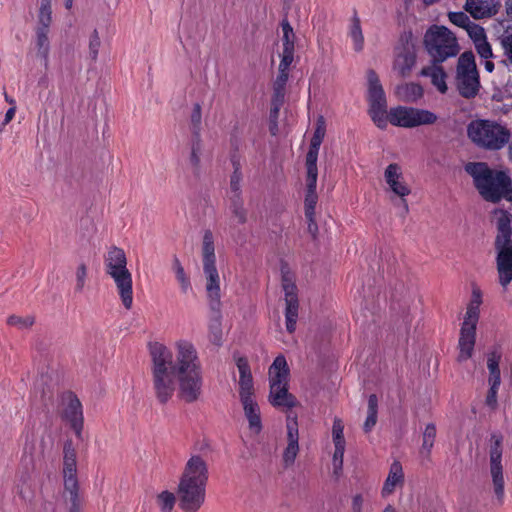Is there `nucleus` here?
<instances>
[{
  "label": "nucleus",
  "mask_w": 512,
  "mask_h": 512,
  "mask_svg": "<svg viewBox=\"0 0 512 512\" xmlns=\"http://www.w3.org/2000/svg\"><path fill=\"white\" fill-rule=\"evenodd\" d=\"M153 388L157 400L165 404L176 388L178 397L186 403L196 402L203 388V367L192 340L176 339L171 349L161 343L150 348Z\"/></svg>",
  "instance_id": "nucleus-1"
},
{
  "label": "nucleus",
  "mask_w": 512,
  "mask_h": 512,
  "mask_svg": "<svg viewBox=\"0 0 512 512\" xmlns=\"http://www.w3.org/2000/svg\"><path fill=\"white\" fill-rule=\"evenodd\" d=\"M209 478L207 460L200 454H191L178 485L180 507L185 512H196L204 503Z\"/></svg>",
  "instance_id": "nucleus-2"
},
{
  "label": "nucleus",
  "mask_w": 512,
  "mask_h": 512,
  "mask_svg": "<svg viewBox=\"0 0 512 512\" xmlns=\"http://www.w3.org/2000/svg\"><path fill=\"white\" fill-rule=\"evenodd\" d=\"M465 171L473 178L475 187L486 201L512 200V181L505 172L491 169L483 162L468 163Z\"/></svg>",
  "instance_id": "nucleus-3"
},
{
  "label": "nucleus",
  "mask_w": 512,
  "mask_h": 512,
  "mask_svg": "<svg viewBox=\"0 0 512 512\" xmlns=\"http://www.w3.org/2000/svg\"><path fill=\"white\" fill-rule=\"evenodd\" d=\"M105 273L113 280L123 306L133 305V279L127 268V257L123 249L113 246L104 257Z\"/></svg>",
  "instance_id": "nucleus-4"
},
{
  "label": "nucleus",
  "mask_w": 512,
  "mask_h": 512,
  "mask_svg": "<svg viewBox=\"0 0 512 512\" xmlns=\"http://www.w3.org/2000/svg\"><path fill=\"white\" fill-rule=\"evenodd\" d=\"M423 43L435 63H443L448 58L456 57L460 52L457 37L443 25L430 26L424 34Z\"/></svg>",
  "instance_id": "nucleus-5"
},
{
  "label": "nucleus",
  "mask_w": 512,
  "mask_h": 512,
  "mask_svg": "<svg viewBox=\"0 0 512 512\" xmlns=\"http://www.w3.org/2000/svg\"><path fill=\"white\" fill-rule=\"evenodd\" d=\"M468 137L478 147L499 150L509 140L508 131L500 124L489 120H474L467 128Z\"/></svg>",
  "instance_id": "nucleus-6"
},
{
  "label": "nucleus",
  "mask_w": 512,
  "mask_h": 512,
  "mask_svg": "<svg viewBox=\"0 0 512 512\" xmlns=\"http://www.w3.org/2000/svg\"><path fill=\"white\" fill-rule=\"evenodd\" d=\"M269 379L271 404L275 407H293L295 399L288 393L289 368L283 355L277 356L270 366Z\"/></svg>",
  "instance_id": "nucleus-7"
},
{
  "label": "nucleus",
  "mask_w": 512,
  "mask_h": 512,
  "mask_svg": "<svg viewBox=\"0 0 512 512\" xmlns=\"http://www.w3.org/2000/svg\"><path fill=\"white\" fill-rule=\"evenodd\" d=\"M385 191L390 200L400 208L399 215L405 217L409 212L407 197L411 194V188L407 183L403 169L398 163H390L384 170Z\"/></svg>",
  "instance_id": "nucleus-8"
},
{
  "label": "nucleus",
  "mask_w": 512,
  "mask_h": 512,
  "mask_svg": "<svg viewBox=\"0 0 512 512\" xmlns=\"http://www.w3.org/2000/svg\"><path fill=\"white\" fill-rule=\"evenodd\" d=\"M367 101L368 113L374 124L380 129L387 128V98L377 73L370 69L367 71Z\"/></svg>",
  "instance_id": "nucleus-9"
},
{
  "label": "nucleus",
  "mask_w": 512,
  "mask_h": 512,
  "mask_svg": "<svg viewBox=\"0 0 512 512\" xmlns=\"http://www.w3.org/2000/svg\"><path fill=\"white\" fill-rule=\"evenodd\" d=\"M456 85L461 96L472 98L480 89V79L474 54L471 51L462 53L456 68Z\"/></svg>",
  "instance_id": "nucleus-10"
},
{
  "label": "nucleus",
  "mask_w": 512,
  "mask_h": 512,
  "mask_svg": "<svg viewBox=\"0 0 512 512\" xmlns=\"http://www.w3.org/2000/svg\"><path fill=\"white\" fill-rule=\"evenodd\" d=\"M503 436L499 432L491 434L489 446V471L492 480L493 492L498 505L505 499V479L503 473Z\"/></svg>",
  "instance_id": "nucleus-11"
},
{
  "label": "nucleus",
  "mask_w": 512,
  "mask_h": 512,
  "mask_svg": "<svg viewBox=\"0 0 512 512\" xmlns=\"http://www.w3.org/2000/svg\"><path fill=\"white\" fill-rule=\"evenodd\" d=\"M437 121V115L426 109L414 107L397 106L389 110L387 115V124L390 123L396 127L414 128L421 125L434 124Z\"/></svg>",
  "instance_id": "nucleus-12"
},
{
  "label": "nucleus",
  "mask_w": 512,
  "mask_h": 512,
  "mask_svg": "<svg viewBox=\"0 0 512 512\" xmlns=\"http://www.w3.org/2000/svg\"><path fill=\"white\" fill-rule=\"evenodd\" d=\"M76 450L71 441L64 444L63 457V478L64 487L70 494L71 510L70 512H80V503L78 499V480H77V461Z\"/></svg>",
  "instance_id": "nucleus-13"
},
{
  "label": "nucleus",
  "mask_w": 512,
  "mask_h": 512,
  "mask_svg": "<svg viewBox=\"0 0 512 512\" xmlns=\"http://www.w3.org/2000/svg\"><path fill=\"white\" fill-rule=\"evenodd\" d=\"M416 63V40L412 32H404L395 48L393 69L402 77L410 74Z\"/></svg>",
  "instance_id": "nucleus-14"
},
{
  "label": "nucleus",
  "mask_w": 512,
  "mask_h": 512,
  "mask_svg": "<svg viewBox=\"0 0 512 512\" xmlns=\"http://www.w3.org/2000/svg\"><path fill=\"white\" fill-rule=\"evenodd\" d=\"M61 417L74 431L77 439L83 438L84 414L79 398L72 392L61 395Z\"/></svg>",
  "instance_id": "nucleus-15"
},
{
  "label": "nucleus",
  "mask_w": 512,
  "mask_h": 512,
  "mask_svg": "<svg viewBox=\"0 0 512 512\" xmlns=\"http://www.w3.org/2000/svg\"><path fill=\"white\" fill-rule=\"evenodd\" d=\"M491 221L497 228L495 245L512 244V213L504 209H495Z\"/></svg>",
  "instance_id": "nucleus-16"
},
{
  "label": "nucleus",
  "mask_w": 512,
  "mask_h": 512,
  "mask_svg": "<svg viewBox=\"0 0 512 512\" xmlns=\"http://www.w3.org/2000/svg\"><path fill=\"white\" fill-rule=\"evenodd\" d=\"M239 371V398L240 402L255 399L254 383L248 360L245 357H235Z\"/></svg>",
  "instance_id": "nucleus-17"
},
{
  "label": "nucleus",
  "mask_w": 512,
  "mask_h": 512,
  "mask_svg": "<svg viewBox=\"0 0 512 512\" xmlns=\"http://www.w3.org/2000/svg\"><path fill=\"white\" fill-rule=\"evenodd\" d=\"M287 445L283 450L282 459L285 467L294 464L299 453V430L296 418L287 419Z\"/></svg>",
  "instance_id": "nucleus-18"
},
{
  "label": "nucleus",
  "mask_w": 512,
  "mask_h": 512,
  "mask_svg": "<svg viewBox=\"0 0 512 512\" xmlns=\"http://www.w3.org/2000/svg\"><path fill=\"white\" fill-rule=\"evenodd\" d=\"M499 283L506 288L512 281V244L495 245Z\"/></svg>",
  "instance_id": "nucleus-19"
},
{
  "label": "nucleus",
  "mask_w": 512,
  "mask_h": 512,
  "mask_svg": "<svg viewBox=\"0 0 512 512\" xmlns=\"http://www.w3.org/2000/svg\"><path fill=\"white\" fill-rule=\"evenodd\" d=\"M203 272L206 278V292L213 310H218L220 306L221 289L220 276L216 265L203 266Z\"/></svg>",
  "instance_id": "nucleus-20"
},
{
  "label": "nucleus",
  "mask_w": 512,
  "mask_h": 512,
  "mask_svg": "<svg viewBox=\"0 0 512 512\" xmlns=\"http://www.w3.org/2000/svg\"><path fill=\"white\" fill-rule=\"evenodd\" d=\"M477 325L462 323L458 342L459 354L457 360L464 362L473 355L476 341Z\"/></svg>",
  "instance_id": "nucleus-21"
},
{
  "label": "nucleus",
  "mask_w": 512,
  "mask_h": 512,
  "mask_svg": "<svg viewBox=\"0 0 512 512\" xmlns=\"http://www.w3.org/2000/svg\"><path fill=\"white\" fill-rule=\"evenodd\" d=\"M326 133V124L322 116L316 121L315 130L310 141L308 153L306 155V168L317 169V160L320 146Z\"/></svg>",
  "instance_id": "nucleus-22"
},
{
  "label": "nucleus",
  "mask_w": 512,
  "mask_h": 512,
  "mask_svg": "<svg viewBox=\"0 0 512 512\" xmlns=\"http://www.w3.org/2000/svg\"><path fill=\"white\" fill-rule=\"evenodd\" d=\"M501 7L499 0H466L465 10L475 19L496 15Z\"/></svg>",
  "instance_id": "nucleus-23"
},
{
  "label": "nucleus",
  "mask_w": 512,
  "mask_h": 512,
  "mask_svg": "<svg viewBox=\"0 0 512 512\" xmlns=\"http://www.w3.org/2000/svg\"><path fill=\"white\" fill-rule=\"evenodd\" d=\"M405 483V474L403 466L398 460H394L389 467L388 475L381 489L382 497H388L397 488H402Z\"/></svg>",
  "instance_id": "nucleus-24"
},
{
  "label": "nucleus",
  "mask_w": 512,
  "mask_h": 512,
  "mask_svg": "<svg viewBox=\"0 0 512 512\" xmlns=\"http://www.w3.org/2000/svg\"><path fill=\"white\" fill-rule=\"evenodd\" d=\"M317 177L318 169H307V191L305 196V216L307 220L313 222L315 216V207L317 204Z\"/></svg>",
  "instance_id": "nucleus-25"
},
{
  "label": "nucleus",
  "mask_w": 512,
  "mask_h": 512,
  "mask_svg": "<svg viewBox=\"0 0 512 512\" xmlns=\"http://www.w3.org/2000/svg\"><path fill=\"white\" fill-rule=\"evenodd\" d=\"M245 418L248 421L249 430L253 434H259L262 431V419L260 407L256 399L241 402Z\"/></svg>",
  "instance_id": "nucleus-26"
},
{
  "label": "nucleus",
  "mask_w": 512,
  "mask_h": 512,
  "mask_svg": "<svg viewBox=\"0 0 512 512\" xmlns=\"http://www.w3.org/2000/svg\"><path fill=\"white\" fill-rule=\"evenodd\" d=\"M347 36L352 43L353 50L357 53L362 52L365 46L364 34L362 30L361 20L356 12L350 18Z\"/></svg>",
  "instance_id": "nucleus-27"
},
{
  "label": "nucleus",
  "mask_w": 512,
  "mask_h": 512,
  "mask_svg": "<svg viewBox=\"0 0 512 512\" xmlns=\"http://www.w3.org/2000/svg\"><path fill=\"white\" fill-rule=\"evenodd\" d=\"M440 63L433 62L431 65L423 67L420 75L429 77L432 84L438 89L439 92L445 93L447 91L446 73L439 65Z\"/></svg>",
  "instance_id": "nucleus-28"
},
{
  "label": "nucleus",
  "mask_w": 512,
  "mask_h": 512,
  "mask_svg": "<svg viewBox=\"0 0 512 512\" xmlns=\"http://www.w3.org/2000/svg\"><path fill=\"white\" fill-rule=\"evenodd\" d=\"M424 91L417 83H404L395 88L396 97L403 102L416 103L423 97Z\"/></svg>",
  "instance_id": "nucleus-29"
},
{
  "label": "nucleus",
  "mask_w": 512,
  "mask_h": 512,
  "mask_svg": "<svg viewBox=\"0 0 512 512\" xmlns=\"http://www.w3.org/2000/svg\"><path fill=\"white\" fill-rule=\"evenodd\" d=\"M281 28L283 32V52L281 55V60L293 61L295 51V34L293 28L286 19L282 20Z\"/></svg>",
  "instance_id": "nucleus-30"
},
{
  "label": "nucleus",
  "mask_w": 512,
  "mask_h": 512,
  "mask_svg": "<svg viewBox=\"0 0 512 512\" xmlns=\"http://www.w3.org/2000/svg\"><path fill=\"white\" fill-rule=\"evenodd\" d=\"M482 304V293L479 289H473L470 302L467 306L463 323L477 325Z\"/></svg>",
  "instance_id": "nucleus-31"
},
{
  "label": "nucleus",
  "mask_w": 512,
  "mask_h": 512,
  "mask_svg": "<svg viewBox=\"0 0 512 512\" xmlns=\"http://www.w3.org/2000/svg\"><path fill=\"white\" fill-rule=\"evenodd\" d=\"M204 152V146L200 139L199 133H195L192 141L189 163L195 175H199L201 171V161Z\"/></svg>",
  "instance_id": "nucleus-32"
},
{
  "label": "nucleus",
  "mask_w": 512,
  "mask_h": 512,
  "mask_svg": "<svg viewBox=\"0 0 512 512\" xmlns=\"http://www.w3.org/2000/svg\"><path fill=\"white\" fill-rule=\"evenodd\" d=\"M202 261L203 266L216 265L214 236L210 230H206L203 235Z\"/></svg>",
  "instance_id": "nucleus-33"
},
{
  "label": "nucleus",
  "mask_w": 512,
  "mask_h": 512,
  "mask_svg": "<svg viewBox=\"0 0 512 512\" xmlns=\"http://www.w3.org/2000/svg\"><path fill=\"white\" fill-rule=\"evenodd\" d=\"M172 271L175 274V278L180 286V290L183 294H187L192 290L191 281L189 275L186 273L183 265L181 264L178 257L174 256L172 260Z\"/></svg>",
  "instance_id": "nucleus-34"
},
{
  "label": "nucleus",
  "mask_w": 512,
  "mask_h": 512,
  "mask_svg": "<svg viewBox=\"0 0 512 512\" xmlns=\"http://www.w3.org/2000/svg\"><path fill=\"white\" fill-rule=\"evenodd\" d=\"M282 287L285 293V302H297V287L294 282V276L282 268Z\"/></svg>",
  "instance_id": "nucleus-35"
},
{
  "label": "nucleus",
  "mask_w": 512,
  "mask_h": 512,
  "mask_svg": "<svg viewBox=\"0 0 512 512\" xmlns=\"http://www.w3.org/2000/svg\"><path fill=\"white\" fill-rule=\"evenodd\" d=\"M436 437V427L434 424H428L423 432V443L420 449V454L423 458L429 459L434 441Z\"/></svg>",
  "instance_id": "nucleus-36"
},
{
  "label": "nucleus",
  "mask_w": 512,
  "mask_h": 512,
  "mask_svg": "<svg viewBox=\"0 0 512 512\" xmlns=\"http://www.w3.org/2000/svg\"><path fill=\"white\" fill-rule=\"evenodd\" d=\"M48 32L49 31L36 30L37 54L43 60L45 66L48 65V56L50 51Z\"/></svg>",
  "instance_id": "nucleus-37"
},
{
  "label": "nucleus",
  "mask_w": 512,
  "mask_h": 512,
  "mask_svg": "<svg viewBox=\"0 0 512 512\" xmlns=\"http://www.w3.org/2000/svg\"><path fill=\"white\" fill-rule=\"evenodd\" d=\"M378 399L375 394L368 398L367 417L364 422L363 429L365 432H370L377 422Z\"/></svg>",
  "instance_id": "nucleus-38"
},
{
  "label": "nucleus",
  "mask_w": 512,
  "mask_h": 512,
  "mask_svg": "<svg viewBox=\"0 0 512 512\" xmlns=\"http://www.w3.org/2000/svg\"><path fill=\"white\" fill-rule=\"evenodd\" d=\"M208 330L209 341L215 346H221L223 343V332L220 316H216L210 320Z\"/></svg>",
  "instance_id": "nucleus-39"
},
{
  "label": "nucleus",
  "mask_w": 512,
  "mask_h": 512,
  "mask_svg": "<svg viewBox=\"0 0 512 512\" xmlns=\"http://www.w3.org/2000/svg\"><path fill=\"white\" fill-rule=\"evenodd\" d=\"M35 487V482L29 476L24 477L18 485V493L23 500L31 502L35 497Z\"/></svg>",
  "instance_id": "nucleus-40"
},
{
  "label": "nucleus",
  "mask_w": 512,
  "mask_h": 512,
  "mask_svg": "<svg viewBox=\"0 0 512 512\" xmlns=\"http://www.w3.org/2000/svg\"><path fill=\"white\" fill-rule=\"evenodd\" d=\"M286 329L292 333L295 331L296 322L298 318V301L297 302H286Z\"/></svg>",
  "instance_id": "nucleus-41"
},
{
  "label": "nucleus",
  "mask_w": 512,
  "mask_h": 512,
  "mask_svg": "<svg viewBox=\"0 0 512 512\" xmlns=\"http://www.w3.org/2000/svg\"><path fill=\"white\" fill-rule=\"evenodd\" d=\"M499 39L506 57V65L509 71L512 72V33L506 30Z\"/></svg>",
  "instance_id": "nucleus-42"
},
{
  "label": "nucleus",
  "mask_w": 512,
  "mask_h": 512,
  "mask_svg": "<svg viewBox=\"0 0 512 512\" xmlns=\"http://www.w3.org/2000/svg\"><path fill=\"white\" fill-rule=\"evenodd\" d=\"M229 209L240 224L246 222V210L241 197H230Z\"/></svg>",
  "instance_id": "nucleus-43"
},
{
  "label": "nucleus",
  "mask_w": 512,
  "mask_h": 512,
  "mask_svg": "<svg viewBox=\"0 0 512 512\" xmlns=\"http://www.w3.org/2000/svg\"><path fill=\"white\" fill-rule=\"evenodd\" d=\"M175 495L169 491H163L157 496V504L161 512H171L175 505Z\"/></svg>",
  "instance_id": "nucleus-44"
},
{
  "label": "nucleus",
  "mask_w": 512,
  "mask_h": 512,
  "mask_svg": "<svg viewBox=\"0 0 512 512\" xmlns=\"http://www.w3.org/2000/svg\"><path fill=\"white\" fill-rule=\"evenodd\" d=\"M36 452V437L34 433H26L23 447V456L31 463L33 462V458Z\"/></svg>",
  "instance_id": "nucleus-45"
},
{
  "label": "nucleus",
  "mask_w": 512,
  "mask_h": 512,
  "mask_svg": "<svg viewBox=\"0 0 512 512\" xmlns=\"http://www.w3.org/2000/svg\"><path fill=\"white\" fill-rule=\"evenodd\" d=\"M344 453L345 447H335L332 457V465L333 473L336 477H339L342 473Z\"/></svg>",
  "instance_id": "nucleus-46"
},
{
  "label": "nucleus",
  "mask_w": 512,
  "mask_h": 512,
  "mask_svg": "<svg viewBox=\"0 0 512 512\" xmlns=\"http://www.w3.org/2000/svg\"><path fill=\"white\" fill-rule=\"evenodd\" d=\"M465 30L474 44L487 38L484 28L474 22H472Z\"/></svg>",
  "instance_id": "nucleus-47"
},
{
  "label": "nucleus",
  "mask_w": 512,
  "mask_h": 512,
  "mask_svg": "<svg viewBox=\"0 0 512 512\" xmlns=\"http://www.w3.org/2000/svg\"><path fill=\"white\" fill-rule=\"evenodd\" d=\"M448 18L452 24L463 29H466L472 23L467 14L462 11L449 12Z\"/></svg>",
  "instance_id": "nucleus-48"
},
{
  "label": "nucleus",
  "mask_w": 512,
  "mask_h": 512,
  "mask_svg": "<svg viewBox=\"0 0 512 512\" xmlns=\"http://www.w3.org/2000/svg\"><path fill=\"white\" fill-rule=\"evenodd\" d=\"M33 323H34V318L31 316L21 317V316L12 315L8 318V324L11 326H15L19 329L29 328L30 326H32Z\"/></svg>",
  "instance_id": "nucleus-49"
},
{
  "label": "nucleus",
  "mask_w": 512,
  "mask_h": 512,
  "mask_svg": "<svg viewBox=\"0 0 512 512\" xmlns=\"http://www.w3.org/2000/svg\"><path fill=\"white\" fill-rule=\"evenodd\" d=\"M75 276H76L75 290L77 292H82L85 287L86 280H87V267L85 264L82 263L77 267Z\"/></svg>",
  "instance_id": "nucleus-50"
},
{
  "label": "nucleus",
  "mask_w": 512,
  "mask_h": 512,
  "mask_svg": "<svg viewBox=\"0 0 512 512\" xmlns=\"http://www.w3.org/2000/svg\"><path fill=\"white\" fill-rule=\"evenodd\" d=\"M241 171L233 172L230 178V197H240L241 194Z\"/></svg>",
  "instance_id": "nucleus-51"
},
{
  "label": "nucleus",
  "mask_w": 512,
  "mask_h": 512,
  "mask_svg": "<svg viewBox=\"0 0 512 512\" xmlns=\"http://www.w3.org/2000/svg\"><path fill=\"white\" fill-rule=\"evenodd\" d=\"M293 61L281 60L279 64V72L275 82L286 85L289 78V67Z\"/></svg>",
  "instance_id": "nucleus-52"
},
{
  "label": "nucleus",
  "mask_w": 512,
  "mask_h": 512,
  "mask_svg": "<svg viewBox=\"0 0 512 512\" xmlns=\"http://www.w3.org/2000/svg\"><path fill=\"white\" fill-rule=\"evenodd\" d=\"M474 46L481 58L491 59L493 57L492 48L489 42L487 41V38L481 42L474 44Z\"/></svg>",
  "instance_id": "nucleus-53"
},
{
  "label": "nucleus",
  "mask_w": 512,
  "mask_h": 512,
  "mask_svg": "<svg viewBox=\"0 0 512 512\" xmlns=\"http://www.w3.org/2000/svg\"><path fill=\"white\" fill-rule=\"evenodd\" d=\"M51 14L52 11H39V26L37 30L49 31V26L52 20Z\"/></svg>",
  "instance_id": "nucleus-54"
},
{
  "label": "nucleus",
  "mask_w": 512,
  "mask_h": 512,
  "mask_svg": "<svg viewBox=\"0 0 512 512\" xmlns=\"http://www.w3.org/2000/svg\"><path fill=\"white\" fill-rule=\"evenodd\" d=\"M100 44H101V42H100V37L98 35V32H97V30H94L93 34L90 37V42H89V51H90V55H91L92 59L97 58Z\"/></svg>",
  "instance_id": "nucleus-55"
},
{
  "label": "nucleus",
  "mask_w": 512,
  "mask_h": 512,
  "mask_svg": "<svg viewBox=\"0 0 512 512\" xmlns=\"http://www.w3.org/2000/svg\"><path fill=\"white\" fill-rule=\"evenodd\" d=\"M281 106L282 105H277V103H271L269 118L271 123L270 131L272 134L276 133L275 131L277 129V119Z\"/></svg>",
  "instance_id": "nucleus-56"
},
{
  "label": "nucleus",
  "mask_w": 512,
  "mask_h": 512,
  "mask_svg": "<svg viewBox=\"0 0 512 512\" xmlns=\"http://www.w3.org/2000/svg\"><path fill=\"white\" fill-rule=\"evenodd\" d=\"M499 388H494V386H490L487 397H486V405L495 409L497 407V393Z\"/></svg>",
  "instance_id": "nucleus-57"
},
{
  "label": "nucleus",
  "mask_w": 512,
  "mask_h": 512,
  "mask_svg": "<svg viewBox=\"0 0 512 512\" xmlns=\"http://www.w3.org/2000/svg\"><path fill=\"white\" fill-rule=\"evenodd\" d=\"M191 122L195 128H198L201 124V106L195 104L191 113Z\"/></svg>",
  "instance_id": "nucleus-58"
},
{
  "label": "nucleus",
  "mask_w": 512,
  "mask_h": 512,
  "mask_svg": "<svg viewBox=\"0 0 512 512\" xmlns=\"http://www.w3.org/2000/svg\"><path fill=\"white\" fill-rule=\"evenodd\" d=\"M364 498L361 494H356L352 498V512H363Z\"/></svg>",
  "instance_id": "nucleus-59"
},
{
  "label": "nucleus",
  "mask_w": 512,
  "mask_h": 512,
  "mask_svg": "<svg viewBox=\"0 0 512 512\" xmlns=\"http://www.w3.org/2000/svg\"><path fill=\"white\" fill-rule=\"evenodd\" d=\"M501 358H502L501 347L498 345L493 346L487 355V360H493L497 363H500Z\"/></svg>",
  "instance_id": "nucleus-60"
},
{
  "label": "nucleus",
  "mask_w": 512,
  "mask_h": 512,
  "mask_svg": "<svg viewBox=\"0 0 512 512\" xmlns=\"http://www.w3.org/2000/svg\"><path fill=\"white\" fill-rule=\"evenodd\" d=\"M488 382L490 386H494V388H499L501 384V376L499 371H489Z\"/></svg>",
  "instance_id": "nucleus-61"
},
{
  "label": "nucleus",
  "mask_w": 512,
  "mask_h": 512,
  "mask_svg": "<svg viewBox=\"0 0 512 512\" xmlns=\"http://www.w3.org/2000/svg\"><path fill=\"white\" fill-rule=\"evenodd\" d=\"M285 92L273 90V96L271 99V103H277V105H282L284 102Z\"/></svg>",
  "instance_id": "nucleus-62"
},
{
  "label": "nucleus",
  "mask_w": 512,
  "mask_h": 512,
  "mask_svg": "<svg viewBox=\"0 0 512 512\" xmlns=\"http://www.w3.org/2000/svg\"><path fill=\"white\" fill-rule=\"evenodd\" d=\"M334 447H346L344 434H332Z\"/></svg>",
  "instance_id": "nucleus-63"
},
{
  "label": "nucleus",
  "mask_w": 512,
  "mask_h": 512,
  "mask_svg": "<svg viewBox=\"0 0 512 512\" xmlns=\"http://www.w3.org/2000/svg\"><path fill=\"white\" fill-rule=\"evenodd\" d=\"M332 434H344V425L339 418L334 419Z\"/></svg>",
  "instance_id": "nucleus-64"
}]
</instances>
